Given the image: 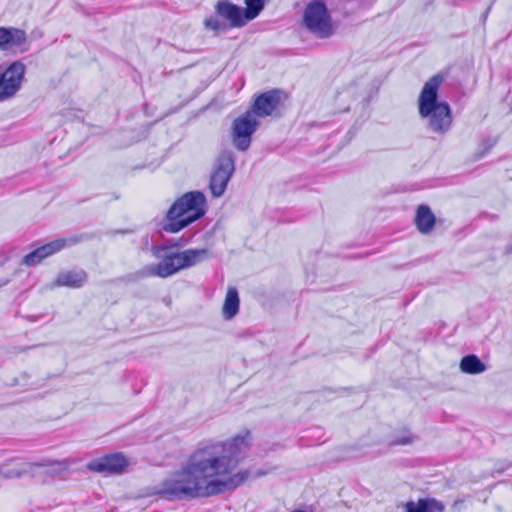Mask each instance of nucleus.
I'll return each instance as SVG.
<instances>
[{"mask_svg":"<svg viewBox=\"0 0 512 512\" xmlns=\"http://www.w3.org/2000/svg\"><path fill=\"white\" fill-rule=\"evenodd\" d=\"M303 22L307 30L320 39H327L335 32L331 15L321 0H313L307 5Z\"/></svg>","mask_w":512,"mask_h":512,"instance_id":"obj_6","label":"nucleus"},{"mask_svg":"<svg viewBox=\"0 0 512 512\" xmlns=\"http://www.w3.org/2000/svg\"><path fill=\"white\" fill-rule=\"evenodd\" d=\"M88 280V274L84 270H73L58 274L55 285L69 288H80Z\"/></svg>","mask_w":512,"mask_h":512,"instance_id":"obj_14","label":"nucleus"},{"mask_svg":"<svg viewBox=\"0 0 512 512\" xmlns=\"http://www.w3.org/2000/svg\"><path fill=\"white\" fill-rule=\"evenodd\" d=\"M265 472L258 471L255 475H253L254 478L264 475Z\"/></svg>","mask_w":512,"mask_h":512,"instance_id":"obj_28","label":"nucleus"},{"mask_svg":"<svg viewBox=\"0 0 512 512\" xmlns=\"http://www.w3.org/2000/svg\"><path fill=\"white\" fill-rule=\"evenodd\" d=\"M460 369L466 374H480L486 371V366L476 355L470 354L461 359Z\"/></svg>","mask_w":512,"mask_h":512,"instance_id":"obj_19","label":"nucleus"},{"mask_svg":"<svg viewBox=\"0 0 512 512\" xmlns=\"http://www.w3.org/2000/svg\"><path fill=\"white\" fill-rule=\"evenodd\" d=\"M25 71L26 66L17 60L0 72V101L12 98L20 90Z\"/></svg>","mask_w":512,"mask_h":512,"instance_id":"obj_9","label":"nucleus"},{"mask_svg":"<svg viewBox=\"0 0 512 512\" xmlns=\"http://www.w3.org/2000/svg\"><path fill=\"white\" fill-rule=\"evenodd\" d=\"M444 76L436 74L423 86L419 96V114L422 118L429 117V128L443 134L450 129L452 123L451 110L446 102H438V89Z\"/></svg>","mask_w":512,"mask_h":512,"instance_id":"obj_2","label":"nucleus"},{"mask_svg":"<svg viewBox=\"0 0 512 512\" xmlns=\"http://www.w3.org/2000/svg\"><path fill=\"white\" fill-rule=\"evenodd\" d=\"M187 243H188L187 239L183 240L182 238H180L178 241L170 242L169 246H163V247H160L158 249L160 251H166V250H168L171 247H179V246L185 245Z\"/></svg>","mask_w":512,"mask_h":512,"instance_id":"obj_25","label":"nucleus"},{"mask_svg":"<svg viewBox=\"0 0 512 512\" xmlns=\"http://www.w3.org/2000/svg\"><path fill=\"white\" fill-rule=\"evenodd\" d=\"M160 269L161 268H159V263L146 265L135 272L129 273L125 276L118 278L116 281L120 283H131L138 282L144 278L152 276L163 278V275L160 273Z\"/></svg>","mask_w":512,"mask_h":512,"instance_id":"obj_17","label":"nucleus"},{"mask_svg":"<svg viewBox=\"0 0 512 512\" xmlns=\"http://www.w3.org/2000/svg\"><path fill=\"white\" fill-rule=\"evenodd\" d=\"M415 438L416 437L408 429H402L401 431L391 436L389 439V445L395 446L411 444Z\"/></svg>","mask_w":512,"mask_h":512,"instance_id":"obj_22","label":"nucleus"},{"mask_svg":"<svg viewBox=\"0 0 512 512\" xmlns=\"http://www.w3.org/2000/svg\"><path fill=\"white\" fill-rule=\"evenodd\" d=\"M215 15L204 20V26L216 33L227 28H242L245 21L241 15V7L230 0H218L214 6Z\"/></svg>","mask_w":512,"mask_h":512,"instance_id":"obj_5","label":"nucleus"},{"mask_svg":"<svg viewBox=\"0 0 512 512\" xmlns=\"http://www.w3.org/2000/svg\"><path fill=\"white\" fill-rule=\"evenodd\" d=\"M283 92L278 89L270 90L259 95L249 112H252L253 116L266 117L275 111L282 98Z\"/></svg>","mask_w":512,"mask_h":512,"instance_id":"obj_12","label":"nucleus"},{"mask_svg":"<svg viewBox=\"0 0 512 512\" xmlns=\"http://www.w3.org/2000/svg\"><path fill=\"white\" fill-rule=\"evenodd\" d=\"M250 432L227 442L200 445L178 471L163 480L154 494L167 501L217 495L233 491L251 476L250 470L232 473L245 459L250 448Z\"/></svg>","mask_w":512,"mask_h":512,"instance_id":"obj_1","label":"nucleus"},{"mask_svg":"<svg viewBox=\"0 0 512 512\" xmlns=\"http://www.w3.org/2000/svg\"><path fill=\"white\" fill-rule=\"evenodd\" d=\"M508 252H512V245L507 248Z\"/></svg>","mask_w":512,"mask_h":512,"instance_id":"obj_29","label":"nucleus"},{"mask_svg":"<svg viewBox=\"0 0 512 512\" xmlns=\"http://www.w3.org/2000/svg\"><path fill=\"white\" fill-rule=\"evenodd\" d=\"M436 217L428 205H419L416 210L415 224L422 234H428L435 226Z\"/></svg>","mask_w":512,"mask_h":512,"instance_id":"obj_15","label":"nucleus"},{"mask_svg":"<svg viewBox=\"0 0 512 512\" xmlns=\"http://www.w3.org/2000/svg\"><path fill=\"white\" fill-rule=\"evenodd\" d=\"M425 504V498L419 499L417 503L409 501L405 504L406 512H425Z\"/></svg>","mask_w":512,"mask_h":512,"instance_id":"obj_24","label":"nucleus"},{"mask_svg":"<svg viewBox=\"0 0 512 512\" xmlns=\"http://www.w3.org/2000/svg\"><path fill=\"white\" fill-rule=\"evenodd\" d=\"M86 239L84 235H74L69 238H58L45 245H42L24 256L22 264L36 266L43 259L59 252L65 247H70Z\"/></svg>","mask_w":512,"mask_h":512,"instance_id":"obj_10","label":"nucleus"},{"mask_svg":"<svg viewBox=\"0 0 512 512\" xmlns=\"http://www.w3.org/2000/svg\"><path fill=\"white\" fill-rule=\"evenodd\" d=\"M425 512H443L444 505L434 498H425Z\"/></svg>","mask_w":512,"mask_h":512,"instance_id":"obj_23","label":"nucleus"},{"mask_svg":"<svg viewBox=\"0 0 512 512\" xmlns=\"http://www.w3.org/2000/svg\"><path fill=\"white\" fill-rule=\"evenodd\" d=\"M206 198L200 191H190L178 198L167 211L162 229L176 233L205 214Z\"/></svg>","mask_w":512,"mask_h":512,"instance_id":"obj_3","label":"nucleus"},{"mask_svg":"<svg viewBox=\"0 0 512 512\" xmlns=\"http://www.w3.org/2000/svg\"><path fill=\"white\" fill-rule=\"evenodd\" d=\"M235 170V159L230 151H223L217 158L210 177L209 188L214 197L224 194Z\"/></svg>","mask_w":512,"mask_h":512,"instance_id":"obj_7","label":"nucleus"},{"mask_svg":"<svg viewBox=\"0 0 512 512\" xmlns=\"http://www.w3.org/2000/svg\"><path fill=\"white\" fill-rule=\"evenodd\" d=\"M34 470L35 464L29 462L5 464L0 466V475L6 479L20 478L27 474L33 476Z\"/></svg>","mask_w":512,"mask_h":512,"instance_id":"obj_16","label":"nucleus"},{"mask_svg":"<svg viewBox=\"0 0 512 512\" xmlns=\"http://www.w3.org/2000/svg\"><path fill=\"white\" fill-rule=\"evenodd\" d=\"M495 143H496L495 140H491V139L485 140L482 143L484 150L481 152L480 157L484 156L495 145Z\"/></svg>","mask_w":512,"mask_h":512,"instance_id":"obj_26","label":"nucleus"},{"mask_svg":"<svg viewBox=\"0 0 512 512\" xmlns=\"http://www.w3.org/2000/svg\"><path fill=\"white\" fill-rule=\"evenodd\" d=\"M27 42L24 30L14 27H0V51L22 47Z\"/></svg>","mask_w":512,"mask_h":512,"instance_id":"obj_13","label":"nucleus"},{"mask_svg":"<svg viewBox=\"0 0 512 512\" xmlns=\"http://www.w3.org/2000/svg\"><path fill=\"white\" fill-rule=\"evenodd\" d=\"M244 3L246 7H241V15L245 24L254 20L265 7V0H244Z\"/></svg>","mask_w":512,"mask_h":512,"instance_id":"obj_20","label":"nucleus"},{"mask_svg":"<svg viewBox=\"0 0 512 512\" xmlns=\"http://www.w3.org/2000/svg\"><path fill=\"white\" fill-rule=\"evenodd\" d=\"M35 468L43 467L46 468L45 473L51 476L61 475L66 472L69 468V463L67 460H47L42 462H36Z\"/></svg>","mask_w":512,"mask_h":512,"instance_id":"obj_21","label":"nucleus"},{"mask_svg":"<svg viewBox=\"0 0 512 512\" xmlns=\"http://www.w3.org/2000/svg\"><path fill=\"white\" fill-rule=\"evenodd\" d=\"M212 257L208 249H187L181 252L166 253L159 262L163 278L170 277L180 270L195 266Z\"/></svg>","mask_w":512,"mask_h":512,"instance_id":"obj_4","label":"nucleus"},{"mask_svg":"<svg viewBox=\"0 0 512 512\" xmlns=\"http://www.w3.org/2000/svg\"><path fill=\"white\" fill-rule=\"evenodd\" d=\"M259 122L252 112L247 111L243 115L237 117L232 124V143L239 151H246L252 141V135L257 130Z\"/></svg>","mask_w":512,"mask_h":512,"instance_id":"obj_8","label":"nucleus"},{"mask_svg":"<svg viewBox=\"0 0 512 512\" xmlns=\"http://www.w3.org/2000/svg\"><path fill=\"white\" fill-rule=\"evenodd\" d=\"M239 295L235 287H229L226 293L222 314L226 320H231L239 312Z\"/></svg>","mask_w":512,"mask_h":512,"instance_id":"obj_18","label":"nucleus"},{"mask_svg":"<svg viewBox=\"0 0 512 512\" xmlns=\"http://www.w3.org/2000/svg\"><path fill=\"white\" fill-rule=\"evenodd\" d=\"M10 282L9 278L0 281V287L7 285Z\"/></svg>","mask_w":512,"mask_h":512,"instance_id":"obj_27","label":"nucleus"},{"mask_svg":"<svg viewBox=\"0 0 512 512\" xmlns=\"http://www.w3.org/2000/svg\"><path fill=\"white\" fill-rule=\"evenodd\" d=\"M128 466V460L122 453L107 454L93 459L87 464V469L100 474H121Z\"/></svg>","mask_w":512,"mask_h":512,"instance_id":"obj_11","label":"nucleus"}]
</instances>
